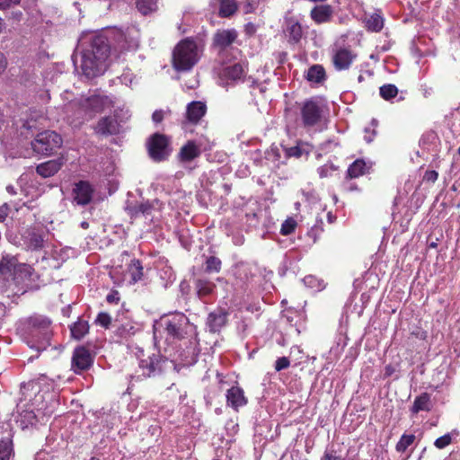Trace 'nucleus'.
<instances>
[{
	"instance_id": "nucleus-35",
	"label": "nucleus",
	"mask_w": 460,
	"mask_h": 460,
	"mask_svg": "<svg viewBox=\"0 0 460 460\" xmlns=\"http://www.w3.org/2000/svg\"><path fill=\"white\" fill-rule=\"evenodd\" d=\"M137 8L138 11L146 15L157 9V0H137Z\"/></svg>"
},
{
	"instance_id": "nucleus-13",
	"label": "nucleus",
	"mask_w": 460,
	"mask_h": 460,
	"mask_svg": "<svg viewBox=\"0 0 460 460\" xmlns=\"http://www.w3.org/2000/svg\"><path fill=\"white\" fill-rule=\"evenodd\" d=\"M95 134L108 137L119 135L121 131V125L115 117H102L93 127Z\"/></svg>"
},
{
	"instance_id": "nucleus-6",
	"label": "nucleus",
	"mask_w": 460,
	"mask_h": 460,
	"mask_svg": "<svg viewBox=\"0 0 460 460\" xmlns=\"http://www.w3.org/2000/svg\"><path fill=\"white\" fill-rule=\"evenodd\" d=\"M62 137L52 130L37 134L31 143L33 152L43 156L53 155L62 146Z\"/></svg>"
},
{
	"instance_id": "nucleus-7",
	"label": "nucleus",
	"mask_w": 460,
	"mask_h": 460,
	"mask_svg": "<svg viewBox=\"0 0 460 460\" xmlns=\"http://www.w3.org/2000/svg\"><path fill=\"white\" fill-rule=\"evenodd\" d=\"M149 157L155 163L166 161L172 153L170 137L162 133L152 134L146 142Z\"/></svg>"
},
{
	"instance_id": "nucleus-38",
	"label": "nucleus",
	"mask_w": 460,
	"mask_h": 460,
	"mask_svg": "<svg viewBox=\"0 0 460 460\" xmlns=\"http://www.w3.org/2000/svg\"><path fill=\"white\" fill-rule=\"evenodd\" d=\"M379 93L384 100L390 101L398 94V88L393 84H386L379 88Z\"/></svg>"
},
{
	"instance_id": "nucleus-39",
	"label": "nucleus",
	"mask_w": 460,
	"mask_h": 460,
	"mask_svg": "<svg viewBox=\"0 0 460 460\" xmlns=\"http://www.w3.org/2000/svg\"><path fill=\"white\" fill-rule=\"evenodd\" d=\"M415 438L416 437L413 434H403L395 446L396 451L399 453H404L407 448L413 444Z\"/></svg>"
},
{
	"instance_id": "nucleus-58",
	"label": "nucleus",
	"mask_w": 460,
	"mask_h": 460,
	"mask_svg": "<svg viewBox=\"0 0 460 460\" xmlns=\"http://www.w3.org/2000/svg\"><path fill=\"white\" fill-rule=\"evenodd\" d=\"M6 191L11 194V195H15L16 194V190H15V188L13 186V185H8L6 187Z\"/></svg>"
},
{
	"instance_id": "nucleus-28",
	"label": "nucleus",
	"mask_w": 460,
	"mask_h": 460,
	"mask_svg": "<svg viewBox=\"0 0 460 460\" xmlns=\"http://www.w3.org/2000/svg\"><path fill=\"white\" fill-rule=\"evenodd\" d=\"M312 150V146L307 143L298 142L296 146L284 147L287 157L300 158L304 155H308Z\"/></svg>"
},
{
	"instance_id": "nucleus-53",
	"label": "nucleus",
	"mask_w": 460,
	"mask_h": 460,
	"mask_svg": "<svg viewBox=\"0 0 460 460\" xmlns=\"http://www.w3.org/2000/svg\"><path fill=\"white\" fill-rule=\"evenodd\" d=\"M244 32L248 36H252L256 32V26L252 22H248L244 26Z\"/></svg>"
},
{
	"instance_id": "nucleus-40",
	"label": "nucleus",
	"mask_w": 460,
	"mask_h": 460,
	"mask_svg": "<svg viewBox=\"0 0 460 460\" xmlns=\"http://www.w3.org/2000/svg\"><path fill=\"white\" fill-rule=\"evenodd\" d=\"M16 273L23 279H31L34 273L32 266L26 263H18L16 268Z\"/></svg>"
},
{
	"instance_id": "nucleus-15",
	"label": "nucleus",
	"mask_w": 460,
	"mask_h": 460,
	"mask_svg": "<svg viewBox=\"0 0 460 460\" xmlns=\"http://www.w3.org/2000/svg\"><path fill=\"white\" fill-rule=\"evenodd\" d=\"M357 58V54L349 48H339L332 55V64L337 71L348 70Z\"/></svg>"
},
{
	"instance_id": "nucleus-21",
	"label": "nucleus",
	"mask_w": 460,
	"mask_h": 460,
	"mask_svg": "<svg viewBox=\"0 0 460 460\" xmlns=\"http://www.w3.org/2000/svg\"><path fill=\"white\" fill-rule=\"evenodd\" d=\"M228 312L221 307L211 312L207 320V325L211 332H218L226 324Z\"/></svg>"
},
{
	"instance_id": "nucleus-41",
	"label": "nucleus",
	"mask_w": 460,
	"mask_h": 460,
	"mask_svg": "<svg viewBox=\"0 0 460 460\" xmlns=\"http://www.w3.org/2000/svg\"><path fill=\"white\" fill-rule=\"evenodd\" d=\"M296 227V222L294 219H292V218L287 219L281 225L280 234L283 235H288L295 231Z\"/></svg>"
},
{
	"instance_id": "nucleus-64",
	"label": "nucleus",
	"mask_w": 460,
	"mask_h": 460,
	"mask_svg": "<svg viewBox=\"0 0 460 460\" xmlns=\"http://www.w3.org/2000/svg\"><path fill=\"white\" fill-rule=\"evenodd\" d=\"M90 460H100V459L95 458V457H92Z\"/></svg>"
},
{
	"instance_id": "nucleus-25",
	"label": "nucleus",
	"mask_w": 460,
	"mask_h": 460,
	"mask_svg": "<svg viewBox=\"0 0 460 460\" xmlns=\"http://www.w3.org/2000/svg\"><path fill=\"white\" fill-rule=\"evenodd\" d=\"M153 205L149 201L130 204L126 208L128 215L131 218H137L140 216H150L153 211Z\"/></svg>"
},
{
	"instance_id": "nucleus-16",
	"label": "nucleus",
	"mask_w": 460,
	"mask_h": 460,
	"mask_svg": "<svg viewBox=\"0 0 460 460\" xmlns=\"http://www.w3.org/2000/svg\"><path fill=\"white\" fill-rule=\"evenodd\" d=\"M238 38L235 29L217 30L212 38V46L220 52L226 50Z\"/></svg>"
},
{
	"instance_id": "nucleus-1",
	"label": "nucleus",
	"mask_w": 460,
	"mask_h": 460,
	"mask_svg": "<svg viewBox=\"0 0 460 460\" xmlns=\"http://www.w3.org/2000/svg\"><path fill=\"white\" fill-rule=\"evenodd\" d=\"M110 54L111 46L107 37L93 36L82 51L81 69L83 75L90 79L102 75L109 66Z\"/></svg>"
},
{
	"instance_id": "nucleus-19",
	"label": "nucleus",
	"mask_w": 460,
	"mask_h": 460,
	"mask_svg": "<svg viewBox=\"0 0 460 460\" xmlns=\"http://www.w3.org/2000/svg\"><path fill=\"white\" fill-rule=\"evenodd\" d=\"M65 164L63 156L41 163L36 166V172L42 178H49L58 173Z\"/></svg>"
},
{
	"instance_id": "nucleus-49",
	"label": "nucleus",
	"mask_w": 460,
	"mask_h": 460,
	"mask_svg": "<svg viewBox=\"0 0 460 460\" xmlns=\"http://www.w3.org/2000/svg\"><path fill=\"white\" fill-rule=\"evenodd\" d=\"M119 293L117 290H111L106 296V301L109 304L117 305L119 302Z\"/></svg>"
},
{
	"instance_id": "nucleus-43",
	"label": "nucleus",
	"mask_w": 460,
	"mask_h": 460,
	"mask_svg": "<svg viewBox=\"0 0 460 460\" xmlns=\"http://www.w3.org/2000/svg\"><path fill=\"white\" fill-rule=\"evenodd\" d=\"M451 442H452V438H451L450 434H446L444 436L438 438L434 442V446L438 449H443L446 447H447L448 445H450Z\"/></svg>"
},
{
	"instance_id": "nucleus-17",
	"label": "nucleus",
	"mask_w": 460,
	"mask_h": 460,
	"mask_svg": "<svg viewBox=\"0 0 460 460\" xmlns=\"http://www.w3.org/2000/svg\"><path fill=\"white\" fill-rule=\"evenodd\" d=\"M284 33L289 44H298L304 36L302 24L294 16L286 17Z\"/></svg>"
},
{
	"instance_id": "nucleus-34",
	"label": "nucleus",
	"mask_w": 460,
	"mask_h": 460,
	"mask_svg": "<svg viewBox=\"0 0 460 460\" xmlns=\"http://www.w3.org/2000/svg\"><path fill=\"white\" fill-rule=\"evenodd\" d=\"M222 268V261L219 258L216 256H208L205 261V272L211 273H218Z\"/></svg>"
},
{
	"instance_id": "nucleus-9",
	"label": "nucleus",
	"mask_w": 460,
	"mask_h": 460,
	"mask_svg": "<svg viewBox=\"0 0 460 460\" xmlns=\"http://www.w3.org/2000/svg\"><path fill=\"white\" fill-rule=\"evenodd\" d=\"M163 325L168 336L172 339L181 340L185 337V328L188 324V318L181 313L171 314L162 319Z\"/></svg>"
},
{
	"instance_id": "nucleus-12",
	"label": "nucleus",
	"mask_w": 460,
	"mask_h": 460,
	"mask_svg": "<svg viewBox=\"0 0 460 460\" xmlns=\"http://www.w3.org/2000/svg\"><path fill=\"white\" fill-rule=\"evenodd\" d=\"M74 201L79 206L89 205L94 194V188L88 181L81 180L74 184L73 188Z\"/></svg>"
},
{
	"instance_id": "nucleus-22",
	"label": "nucleus",
	"mask_w": 460,
	"mask_h": 460,
	"mask_svg": "<svg viewBox=\"0 0 460 460\" xmlns=\"http://www.w3.org/2000/svg\"><path fill=\"white\" fill-rule=\"evenodd\" d=\"M334 9L331 4H317L310 11V18L316 24L328 23L332 22Z\"/></svg>"
},
{
	"instance_id": "nucleus-5",
	"label": "nucleus",
	"mask_w": 460,
	"mask_h": 460,
	"mask_svg": "<svg viewBox=\"0 0 460 460\" xmlns=\"http://www.w3.org/2000/svg\"><path fill=\"white\" fill-rule=\"evenodd\" d=\"M199 61L198 46L190 39L181 40L172 52V66L175 70H190Z\"/></svg>"
},
{
	"instance_id": "nucleus-60",
	"label": "nucleus",
	"mask_w": 460,
	"mask_h": 460,
	"mask_svg": "<svg viewBox=\"0 0 460 460\" xmlns=\"http://www.w3.org/2000/svg\"><path fill=\"white\" fill-rule=\"evenodd\" d=\"M7 217L6 213H0V222H4Z\"/></svg>"
},
{
	"instance_id": "nucleus-32",
	"label": "nucleus",
	"mask_w": 460,
	"mask_h": 460,
	"mask_svg": "<svg viewBox=\"0 0 460 460\" xmlns=\"http://www.w3.org/2000/svg\"><path fill=\"white\" fill-rule=\"evenodd\" d=\"M305 77L309 82L320 84L326 78L325 69L322 65H313L309 67Z\"/></svg>"
},
{
	"instance_id": "nucleus-59",
	"label": "nucleus",
	"mask_w": 460,
	"mask_h": 460,
	"mask_svg": "<svg viewBox=\"0 0 460 460\" xmlns=\"http://www.w3.org/2000/svg\"><path fill=\"white\" fill-rule=\"evenodd\" d=\"M348 190H358V186L356 184H350L348 188Z\"/></svg>"
},
{
	"instance_id": "nucleus-42",
	"label": "nucleus",
	"mask_w": 460,
	"mask_h": 460,
	"mask_svg": "<svg viewBox=\"0 0 460 460\" xmlns=\"http://www.w3.org/2000/svg\"><path fill=\"white\" fill-rule=\"evenodd\" d=\"M95 323L108 329L111 323V317L108 313L101 312L95 319Z\"/></svg>"
},
{
	"instance_id": "nucleus-57",
	"label": "nucleus",
	"mask_w": 460,
	"mask_h": 460,
	"mask_svg": "<svg viewBox=\"0 0 460 460\" xmlns=\"http://www.w3.org/2000/svg\"><path fill=\"white\" fill-rule=\"evenodd\" d=\"M394 372V367L392 365H387L385 367V376H391Z\"/></svg>"
},
{
	"instance_id": "nucleus-31",
	"label": "nucleus",
	"mask_w": 460,
	"mask_h": 460,
	"mask_svg": "<svg viewBox=\"0 0 460 460\" xmlns=\"http://www.w3.org/2000/svg\"><path fill=\"white\" fill-rule=\"evenodd\" d=\"M218 15L221 18H228L234 15L238 10L236 0H219Z\"/></svg>"
},
{
	"instance_id": "nucleus-55",
	"label": "nucleus",
	"mask_w": 460,
	"mask_h": 460,
	"mask_svg": "<svg viewBox=\"0 0 460 460\" xmlns=\"http://www.w3.org/2000/svg\"><path fill=\"white\" fill-rule=\"evenodd\" d=\"M31 242L33 243V245L35 248H41L43 246V239L40 235H35Z\"/></svg>"
},
{
	"instance_id": "nucleus-48",
	"label": "nucleus",
	"mask_w": 460,
	"mask_h": 460,
	"mask_svg": "<svg viewBox=\"0 0 460 460\" xmlns=\"http://www.w3.org/2000/svg\"><path fill=\"white\" fill-rule=\"evenodd\" d=\"M411 335L420 341L426 340L428 336L427 332L419 326L411 332Z\"/></svg>"
},
{
	"instance_id": "nucleus-50",
	"label": "nucleus",
	"mask_w": 460,
	"mask_h": 460,
	"mask_svg": "<svg viewBox=\"0 0 460 460\" xmlns=\"http://www.w3.org/2000/svg\"><path fill=\"white\" fill-rule=\"evenodd\" d=\"M114 37L118 38V40L119 41V44H120V48L124 49L126 47V36H125V33L122 31H120V30H117V31H114Z\"/></svg>"
},
{
	"instance_id": "nucleus-51",
	"label": "nucleus",
	"mask_w": 460,
	"mask_h": 460,
	"mask_svg": "<svg viewBox=\"0 0 460 460\" xmlns=\"http://www.w3.org/2000/svg\"><path fill=\"white\" fill-rule=\"evenodd\" d=\"M164 113L162 110H156L152 114V119L155 123H160L164 120Z\"/></svg>"
},
{
	"instance_id": "nucleus-4",
	"label": "nucleus",
	"mask_w": 460,
	"mask_h": 460,
	"mask_svg": "<svg viewBox=\"0 0 460 460\" xmlns=\"http://www.w3.org/2000/svg\"><path fill=\"white\" fill-rule=\"evenodd\" d=\"M296 106L299 111L297 120L302 128L311 129L321 125L326 111V106L320 97L307 98L296 102Z\"/></svg>"
},
{
	"instance_id": "nucleus-2",
	"label": "nucleus",
	"mask_w": 460,
	"mask_h": 460,
	"mask_svg": "<svg viewBox=\"0 0 460 460\" xmlns=\"http://www.w3.org/2000/svg\"><path fill=\"white\" fill-rule=\"evenodd\" d=\"M22 332L28 346L39 352L50 345L51 321L46 316L35 314L29 317L24 323Z\"/></svg>"
},
{
	"instance_id": "nucleus-3",
	"label": "nucleus",
	"mask_w": 460,
	"mask_h": 460,
	"mask_svg": "<svg viewBox=\"0 0 460 460\" xmlns=\"http://www.w3.org/2000/svg\"><path fill=\"white\" fill-rule=\"evenodd\" d=\"M142 357L138 362V368L134 374L130 375L128 390L132 388L134 382L161 376L172 366V362L169 361L160 353H152L146 356L142 352Z\"/></svg>"
},
{
	"instance_id": "nucleus-29",
	"label": "nucleus",
	"mask_w": 460,
	"mask_h": 460,
	"mask_svg": "<svg viewBox=\"0 0 460 460\" xmlns=\"http://www.w3.org/2000/svg\"><path fill=\"white\" fill-rule=\"evenodd\" d=\"M143 270L144 269L141 261L137 259L132 260L129 265L128 266V272L130 276L129 283L135 284L137 281L141 280L144 276Z\"/></svg>"
},
{
	"instance_id": "nucleus-24",
	"label": "nucleus",
	"mask_w": 460,
	"mask_h": 460,
	"mask_svg": "<svg viewBox=\"0 0 460 460\" xmlns=\"http://www.w3.org/2000/svg\"><path fill=\"white\" fill-rule=\"evenodd\" d=\"M201 155L199 146L193 140H188L180 149L177 158L181 163H190Z\"/></svg>"
},
{
	"instance_id": "nucleus-27",
	"label": "nucleus",
	"mask_w": 460,
	"mask_h": 460,
	"mask_svg": "<svg viewBox=\"0 0 460 460\" xmlns=\"http://www.w3.org/2000/svg\"><path fill=\"white\" fill-rule=\"evenodd\" d=\"M432 409L431 403V396L429 393H422L419 396H417L413 402V405L411 408V411L413 414H417L418 412L424 411H429Z\"/></svg>"
},
{
	"instance_id": "nucleus-37",
	"label": "nucleus",
	"mask_w": 460,
	"mask_h": 460,
	"mask_svg": "<svg viewBox=\"0 0 460 460\" xmlns=\"http://www.w3.org/2000/svg\"><path fill=\"white\" fill-rule=\"evenodd\" d=\"M13 453V442L5 438L0 440V460H10Z\"/></svg>"
},
{
	"instance_id": "nucleus-18",
	"label": "nucleus",
	"mask_w": 460,
	"mask_h": 460,
	"mask_svg": "<svg viewBox=\"0 0 460 460\" xmlns=\"http://www.w3.org/2000/svg\"><path fill=\"white\" fill-rule=\"evenodd\" d=\"M247 73V66L235 63L223 67L220 72V78L231 82H244Z\"/></svg>"
},
{
	"instance_id": "nucleus-63",
	"label": "nucleus",
	"mask_w": 460,
	"mask_h": 460,
	"mask_svg": "<svg viewBox=\"0 0 460 460\" xmlns=\"http://www.w3.org/2000/svg\"><path fill=\"white\" fill-rule=\"evenodd\" d=\"M365 138H366L367 142H371L372 141V139L370 137H365Z\"/></svg>"
},
{
	"instance_id": "nucleus-33",
	"label": "nucleus",
	"mask_w": 460,
	"mask_h": 460,
	"mask_svg": "<svg viewBox=\"0 0 460 460\" xmlns=\"http://www.w3.org/2000/svg\"><path fill=\"white\" fill-rule=\"evenodd\" d=\"M71 336L76 340H81L89 332V324L87 321L78 319L70 327Z\"/></svg>"
},
{
	"instance_id": "nucleus-44",
	"label": "nucleus",
	"mask_w": 460,
	"mask_h": 460,
	"mask_svg": "<svg viewBox=\"0 0 460 460\" xmlns=\"http://www.w3.org/2000/svg\"><path fill=\"white\" fill-rule=\"evenodd\" d=\"M336 167L333 164H323L317 169L320 178H327L331 175L332 172L335 171Z\"/></svg>"
},
{
	"instance_id": "nucleus-54",
	"label": "nucleus",
	"mask_w": 460,
	"mask_h": 460,
	"mask_svg": "<svg viewBox=\"0 0 460 460\" xmlns=\"http://www.w3.org/2000/svg\"><path fill=\"white\" fill-rule=\"evenodd\" d=\"M7 66V59L4 53L0 52V75L5 70Z\"/></svg>"
},
{
	"instance_id": "nucleus-10",
	"label": "nucleus",
	"mask_w": 460,
	"mask_h": 460,
	"mask_svg": "<svg viewBox=\"0 0 460 460\" xmlns=\"http://www.w3.org/2000/svg\"><path fill=\"white\" fill-rule=\"evenodd\" d=\"M65 113L67 121L75 127H80L85 121L92 119L91 118H88V112L86 111L81 98L68 102L65 106Z\"/></svg>"
},
{
	"instance_id": "nucleus-30",
	"label": "nucleus",
	"mask_w": 460,
	"mask_h": 460,
	"mask_svg": "<svg viewBox=\"0 0 460 460\" xmlns=\"http://www.w3.org/2000/svg\"><path fill=\"white\" fill-rule=\"evenodd\" d=\"M195 288L198 296L202 299L213 293L216 285L208 279H199L195 281Z\"/></svg>"
},
{
	"instance_id": "nucleus-23",
	"label": "nucleus",
	"mask_w": 460,
	"mask_h": 460,
	"mask_svg": "<svg viewBox=\"0 0 460 460\" xmlns=\"http://www.w3.org/2000/svg\"><path fill=\"white\" fill-rule=\"evenodd\" d=\"M248 403V399L244 395V391L238 385L232 386L226 392V404L238 411L241 407Z\"/></svg>"
},
{
	"instance_id": "nucleus-46",
	"label": "nucleus",
	"mask_w": 460,
	"mask_h": 460,
	"mask_svg": "<svg viewBox=\"0 0 460 460\" xmlns=\"http://www.w3.org/2000/svg\"><path fill=\"white\" fill-rule=\"evenodd\" d=\"M438 178V172L436 170H427L424 172L422 181L428 183H434Z\"/></svg>"
},
{
	"instance_id": "nucleus-52",
	"label": "nucleus",
	"mask_w": 460,
	"mask_h": 460,
	"mask_svg": "<svg viewBox=\"0 0 460 460\" xmlns=\"http://www.w3.org/2000/svg\"><path fill=\"white\" fill-rule=\"evenodd\" d=\"M21 0H0V8L6 9L20 4Z\"/></svg>"
},
{
	"instance_id": "nucleus-61",
	"label": "nucleus",
	"mask_w": 460,
	"mask_h": 460,
	"mask_svg": "<svg viewBox=\"0 0 460 460\" xmlns=\"http://www.w3.org/2000/svg\"><path fill=\"white\" fill-rule=\"evenodd\" d=\"M81 226L84 229H87L89 227V224L87 222L84 221V222L81 223Z\"/></svg>"
},
{
	"instance_id": "nucleus-36",
	"label": "nucleus",
	"mask_w": 460,
	"mask_h": 460,
	"mask_svg": "<svg viewBox=\"0 0 460 460\" xmlns=\"http://www.w3.org/2000/svg\"><path fill=\"white\" fill-rule=\"evenodd\" d=\"M366 26L368 31L378 32L384 27V20L381 15L374 13L367 20Z\"/></svg>"
},
{
	"instance_id": "nucleus-47",
	"label": "nucleus",
	"mask_w": 460,
	"mask_h": 460,
	"mask_svg": "<svg viewBox=\"0 0 460 460\" xmlns=\"http://www.w3.org/2000/svg\"><path fill=\"white\" fill-rule=\"evenodd\" d=\"M321 460H345L341 455H338L334 449L325 450Z\"/></svg>"
},
{
	"instance_id": "nucleus-45",
	"label": "nucleus",
	"mask_w": 460,
	"mask_h": 460,
	"mask_svg": "<svg viewBox=\"0 0 460 460\" xmlns=\"http://www.w3.org/2000/svg\"><path fill=\"white\" fill-rule=\"evenodd\" d=\"M290 366V360L288 357L279 358L275 362V370L279 372L287 369Z\"/></svg>"
},
{
	"instance_id": "nucleus-62",
	"label": "nucleus",
	"mask_w": 460,
	"mask_h": 460,
	"mask_svg": "<svg viewBox=\"0 0 460 460\" xmlns=\"http://www.w3.org/2000/svg\"><path fill=\"white\" fill-rule=\"evenodd\" d=\"M3 28H4V22H3V20L0 18V33L2 32Z\"/></svg>"
},
{
	"instance_id": "nucleus-56",
	"label": "nucleus",
	"mask_w": 460,
	"mask_h": 460,
	"mask_svg": "<svg viewBox=\"0 0 460 460\" xmlns=\"http://www.w3.org/2000/svg\"><path fill=\"white\" fill-rule=\"evenodd\" d=\"M24 418H27L29 420V422L32 424L33 420H36V415L33 413V411H25Z\"/></svg>"
},
{
	"instance_id": "nucleus-20",
	"label": "nucleus",
	"mask_w": 460,
	"mask_h": 460,
	"mask_svg": "<svg viewBox=\"0 0 460 460\" xmlns=\"http://www.w3.org/2000/svg\"><path fill=\"white\" fill-rule=\"evenodd\" d=\"M372 164L367 163L362 158L356 159L346 171L345 180L350 181L370 173Z\"/></svg>"
},
{
	"instance_id": "nucleus-11",
	"label": "nucleus",
	"mask_w": 460,
	"mask_h": 460,
	"mask_svg": "<svg viewBox=\"0 0 460 460\" xmlns=\"http://www.w3.org/2000/svg\"><path fill=\"white\" fill-rule=\"evenodd\" d=\"M94 356L91 351L84 347L79 346L75 349L72 356L71 369L77 375L88 370L93 364Z\"/></svg>"
},
{
	"instance_id": "nucleus-8",
	"label": "nucleus",
	"mask_w": 460,
	"mask_h": 460,
	"mask_svg": "<svg viewBox=\"0 0 460 460\" xmlns=\"http://www.w3.org/2000/svg\"><path fill=\"white\" fill-rule=\"evenodd\" d=\"M82 102L84 105L86 111L88 112V118L92 119L98 113L103 112L105 110L111 109L114 107L115 102L109 96L94 91V93L87 97H81Z\"/></svg>"
},
{
	"instance_id": "nucleus-14",
	"label": "nucleus",
	"mask_w": 460,
	"mask_h": 460,
	"mask_svg": "<svg viewBox=\"0 0 460 460\" xmlns=\"http://www.w3.org/2000/svg\"><path fill=\"white\" fill-rule=\"evenodd\" d=\"M207 113V105L200 101H193L188 103L186 107L185 119L182 126L198 125Z\"/></svg>"
},
{
	"instance_id": "nucleus-26",
	"label": "nucleus",
	"mask_w": 460,
	"mask_h": 460,
	"mask_svg": "<svg viewBox=\"0 0 460 460\" xmlns=\"http://www.w3.org/2000/svg\"><path fill=\"white\" fill-rule=\"evenodd\" d=\"M18 260L15 256L3 255L0 260V278L5 279L10 277L16 270Z\"/></svg>"
}]
</instances>
